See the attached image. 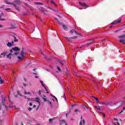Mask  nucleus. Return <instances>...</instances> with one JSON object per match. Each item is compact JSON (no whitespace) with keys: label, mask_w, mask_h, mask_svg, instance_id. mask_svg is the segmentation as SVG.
I'll return each mask as SVG.
<instances>
[{"label":"nucleus","mask_w":125,"mask_h":125,"mask_svg":"<svg viewBox=\"0 0 125 125\" xmlns=\"http://www.w3.org/2000/svg\"><path fill=\"white\" fill-rule=\"evenodd\" d=\"M19 48L17 47H15L12 49V50H10V53L8 54V55H7V58H9V59H11V57H10V55H13V54H11V53H13L14 52L15 55H17L18 54V52L17 51H19Z\"/></svg>","instance_id":"1"},{"label":"nucleus","mask_w":125,"mask_h":125,"mask_svg":"<svg viewBox=\"0 0 125 125\" xmlns=\"http://www.w3.org/2000/svg\"><path fill=\"white\" fill-rule=\"evenodd\" d=\"M5 2L7 3V4H13L16 7V6H18V5H20V4L21 3V2H20V0H16L13 3L6 0L5 1Z\"/></svg>","instance_id":"2"},{"label":"nucleus","mask_w":125,"mask_h":125,"mask_svg":"<svg viewBox=\"0 0 125 125\" xmlns=\"http://www.w3.org/2000/svg\"><path fill=\"white\" fill-rule=\"evenodd\" d=\"M24 51H22L21 54V56H18V58L19 60H22L24 58Z\"/></svg>","instance_id":"3"},{"label":"nucleus","mask_w":125,"mask_h":125,"mask_svg":"<svg viewBox=\"0 0 125 125\" xmlns=\"http://www.w3.org/2000/svg\"><path fill=\"white\" fill-rule=\"evenodd\" d=\"M121 20H122L121 19H118L117 20H115V21H113L111 23V24H119V23H120Z\"/></svg>","instance_id":"4"},{"label":"nucleus","mask_w":125,"mask_h":125,"mask_svg":"<svg viewBox=\"0 0 125 125\" xmlns=\"http://www.w3.org/2000/svg\"><path fill=\"white\" fill-rule=\"evenodd\" d=\"M92 97H93V98H94L96 100V102L97 103H98L99 104H105L104 103H103V102H99V100L98 99V98H97L96 97H93V96H92Z\"/></svg>","instance_id":"5"},{"label":"nucleus","mask_w":125,"mask_h":125,"mask_svg":"<svg viewBox=\"0 0 125 125\" xmlns=\"http://www.w3.org/2000/svg\"><path fill=\"white\" fill-rule=\"evenodd\" d=\"M79 4H80L81 6H83L84 7H88V6H87L84 2H79Z\"/></svg>","instance_id":"6"},{"label":"nucleus","mask_w":125,"mask_h":125,"mask_svg":"<svg viewBox=\"0 0 125 125\" xmlns=\"http://www.w3.org/2000/svg\"><path fill=\"white\" fill-rule=\"evenodd\" d=\"M1 98L2 99V103L3 105H4V103L5 102V96H1Z\"/></svg>","instance_id":"7"},{"label":"nucleus","mask_w":125,"mask_h":125,"mask_svg":"<svg viewBox=\"0 0 125 125\" xmlns=\"http://www.w3.org/2000/svg\"><path fill=\"white\" fill-rule=\"evenodd\" d=\"M34 101H36V102H38L39 103V106L41 105V101L40 100V98H36L34 99Z\"/></svg>","instance_id":"8"},{"label":"nucleus","mask_w":125,"mask_h":125,"mask_svg":"<svg viewBox=\"0 0 125 125\" xmlns=\"http://www.w3.org/2000/svg\"><path fill=\"white\" fill-rule=\"evenodd\" d=\"M13 42H14L13 41H12L11 42H8V43L7 44V46H8L9 47H11V46L13 45Z\"/></svg>","instance_id":"9"},{"label":"nucleus","mask_w":125,"mask_h":125,"mask_svg":"<svg viewBox=\"0 0 125 125\" xmlns=\"http://www.w3.org/2000/svg\"><path fill=\"white\" fill-rule=\"evenodd\" d=\"M11 37L12 39H14V42H18V40L16 39L15 36L11 35Z\"/></svg>","instance_id":"10"},{"label":"nucleus","mask_w":125,"mask_h":125,"mask_svg":"<svg viewBox=\"0 0 125 125\" xmlns=\"http://www.w3.org/2000/svg\"><path fill=\"white\" fill-rule=\"evenodd\" d=\"M60 125H64V124H65V125H66V124H67V123H66V121L64 120H60Z\"/></svg>","instance_id":"11"},{"label":"nucleus","mask_w":125,"mask_h":125,"mask_svg":"<svg viewBox=\"0 0 125 125\" xmlns=\"http://www.w3.org/2000/svg\"><path fill=\"white\" fill-rule=\"evenodd\" d=\"M70 33H71V34H74V33H75L76 35H80L78 32H77L75 30H70Z\"/></svg>","instance_id":"12"},{"label":"nucleus","mask_w":125,"mask_h":125,"mask_svg":"<svg viewBox=\"0 0 125 125\" xmlns=\"http://www.w3.org/2000/svg\"><path fill=\"white\" fill-rule=\"evenodd\" d=\"M47 8L48 9H50V10H52V11H54V12H56V10L54 9H52L51 7H48V6H47Z\"/></svg>","instance_id":"13"},{"label":"nucleus","mask_w":125,"mask_h":125,"mask_svg":"<svg viewBox=\"0 0 125 125\" xmlns=\"http://www.w3.org/2000/svg\"><path fill=\"white\" fill-rule=\"evenodd\" d=\"M77 37H71L68 38V37H65V39L67 40V41H68V42H70V40H71V39H76Z\"/></svg>","instance_id":"14"},{"label":"nucleus","mask_w":125,"mask_h":125,"mask_svg":"<svg viewBox=\"0 0 125 125\" xmlns=\"http://www.w3.org/2000/svg\"><path fill=\"white\" fill-rule=\"evenodd\" d=\"M48 104H49L51 109H52L53 106L52 105V103H51V102L49 101H47Z\"/></svg>","instance_id":"15"},{"label":"nucleus","mask_w":125,"mask_h":125,"mask_svg":"<svg viewBox=\"0 0 125 125\" xmlns=\"http://www.w3.org/2000/svg\"><path fill=\"white\" fill-rule=\"evenodd\" d=\"M119 42H120L123 44H125V40H120L119 41Z\"/></svg>","instance_id":"16"},{"label":"nucleus","mask_w":125,"mask_h":125,"mask_svg":"<svg viewBox=\"0 0 125 125\" xmlns=\"http://www.w3.org/2000/svg\"><path fill=\"white\" fill-rule=\"evenodd\" d=\"M35 4H37V5H43V4L42 2H35Z\"/></svg>","instance_id":"17"},{"label":"nucleus","mask_w":125,"mask_h":125,"mask_svg":"<svg viewBox=\"0 0 125 125\" xmlns=\"http://www.w3.org/2000/svg\"><path fill=\"white\" fill-rule=\"evenodd\" d=\"M118 38H119V39H125V34L120 36L118 37Z\"/></svg>","instance_id":"18"},{"label":"nucleus","mask_w":125,"mask_h":125,"mask_svg":"<svg viewBox=\"0 0 125 125\" xmlns=\"http://www.w3.org/2000/svg\"><path fill=\"white\" fill-rule=\"evenodd\" d=\"M3 83H4L3 80L1 79V77L0 76V84H2Z\"/></svg>","instance_id":"19"},{"label":"nucleus","mask_w":125,"mask_h":125,"mask_svg":"<svg viewBox=\"0 0 125 125\" xmlns=\"http://www.w3.org/2000/svg\"><path fill=\"white\" fill-rule=\"evenodd\" d=\"M75 112L76 113V114H78V113H81V110L79 109H76L75 110Z\"/></svg>","instance_id":"20"},{"label":"nucleus","mask_w":125,"mask_h":125,"mask_svg":"<svg viewBox=\"0 0 125 125\" xmlns=\"http://www.w3.org/2000/svg\"><path fill=\"white\" fill-rule=\"evenodd\" d=\"M45 97H46L45 95H43L42 96V98L43 99L44 101H47V100L45 98Z\"/></svg>","instance_id":"21"},{"label":"nucleus","mask_w":125,"mask_h":125,"mask_svg":"<svg viewBox=\"0 0 125 125\" xmlns=\"http://www.w3.org/2000/svg\"><path fill=\"white\" fill-rule=\"evenodd\" d=\"M62 28L64 29V30H67V26L64 24L62 25Z\"/></svg>","instance_id":"22"},{"label":"nucleus","mask_w":125,"mask_h":125,"mask_svg":"<svg viewBox=\"0 0 125 125\" xmlns=\"http://www.w3.org/2000/svg\"><path fill=\"white\" fill-rule=\"evenodd\" d=\"M83 108L84 109H85V108H86V109H89L88 108V107L87 106H86L85 105H83L82 106Z\"/></svg>","instance_id":"23"},{"label":"nucleus","mask_w":125,"mask_h":125,"mask_svg":"<svg viewBox=\"0 0 125 125\" xmlns=\"http://www.w3.org/2000/svg\"><path fill=\"white\" fill-rule=\"evenodd\" d=\"M39 9L41 11H42V12H43V11H44V9L43 8H39Z\"/></svg>","instance_id":"24"},{"label":"nucleus","mask_w":125,"mask_h":125,"mask_svg":"<svg viewBox=\"0 0 125 125\" xmlns=\"http://www.w3.org/2000/svg\"><path fill=\"white\" fill-rule=\"evenodd\" d=\"M51 3H52V4L55 5V6H56V4H55V3L54 2V1L51 0Z\"/></svg>","instance_id":"25"},{"label":"nucleus","mask_w":125,"mask_h":125,"mask_svg":"<svg viewBox=\"0 0 125 125\" xmlns=\"http://www.w3.org/2000/svg\"><path fill=\"white\" fill-rule=\"evenodd\" d=\"M124 110H125V107L123 108V110H122L119 113H118V114L121 115V114H122L124 112Z\"/></svg>","instance_id":"26"},{"label":"nucleus","mask_w":125,"mask_h":125,"mask_svg":"<svg viewBox=\"0 0 125 125\" xmlns=\"http://www.w3.org/2000/svg\"><path fill=\"white\" fill-rule=\"evenodd\" d=\"M44 58L47 61H49V60H50V59L47 58V57L44 56Z\"/></svg>","instance_id":"27"},{"label":"nucleus","mask_w":125,"mask_h":125,"mask_svg":"<svg viewBox=\"0 0 125 125\" xmlns=\"http://www.w3.org/2000/svg\"><path fill=\"white\" fill-rule=\"evenodd\" d=\"M57 69H58V71H59V72H61L62 71L61 70V68H60V67H59V66L57 67Z\"/></svg>","instance_id":"28"},{"label":"nucleus","mask_w":125,"mask_h":125,"mask_svg":"<svg viewBox=\"0 0 125 125\" xmlns=\"http://www.w3.org/2000/svg\"><path fill=\"white\" fill-rule=\"evenodd\" d=\"M52 121H53V119L50 118L49 119V123H52Z\"/></svg>","instance_id":"29"},{"label":"nucleus","mask_w":125,"mask_h":125,"mask_svg":"<svg viewBox=\"0 0 125 125\" xmlns=\"http://www.w3.org/2000/svg\"><path fill=\"white\" fill-rule=\"evenodd\" d=\"M44 88H45L46 91H47V92H46V93H48V94L49 93V92H48V91H47V89L46 88V87H45V86H44Z\"/></svg>","instance_id":"30"},{"label":"nucleus","mask_w":125,"mask_h":125,"mask_svg":"<svg viewBox=\"0 0 125 125\" xmlns=\"http://www.w3.org/2000/svg\"><path fill=\"white\" fill-rule=\"evenodd\" d=\"M24 94H31V93H30V92H26V91H25L24 92Z\"/></svg>","instance_id":"31"},{"label":"nucleus","mask_w":125,"mask_h":125,"mask_svg":"<svg viewBox=\"0 0 125 125\" xmlns=\"http://www.w3.org/2000/svg\"><path fill=\"white\" fill-rule=\"evenodd\" d=\"M40 82L42 83V86H43L44 87V85H43V82L41 81Z\"/></svg>","instance_id":"32"},{"label":"nucleus","mask_w":125,"mask_h":125,"mask_svg":"<svg viewBox=\"0 0 125 125\" xmlns=\"http://www.w3.org/2000/svg\"><path fill=\"white\" fill-rule=\"evenodd\" d=\"M59 62H60V63L61 64H62V65H63V61H59Z\"/></svg>","instance_id":"33"},{"label":"nucleus","mask_w":125,"mask_h":125,"mask_svg":"<svg viewBox=\"0 0 125 125\" xmlns=\"http://www.w3.org/2000/svg\"><path fill=\"white\" fill-rule=\"evenodd\" d=\"M11 54H13V55H11L10 56V57H11V58L12 56H13V55H15V54H14V52H13V53H11Z\"/></svg>","instance_id":"34"},{"label":"nucleus","mask_w":125,"mask_h":125,"mask_svg":"<svg viewBox=\"0 0 125 125\" xmlns=\"http://www.w3.org/2000/svg\"><path fill=\"white\" fill-rule=\"evenodd\" d=\"M54 98L55 99V100H56V101H58V100L57 99V98H56V97L55 96H53Z\"/></svg>","instance_id":"35"},{"label":"nucleus","mask_w":125,"mask_h":125,"mask_svg":"<svg viewBox=\"0 0 125 125\" xmlns=\"http://www.w3.org/2000/svg\"><path fill=\"white\" fill-rule=\"evenodd\" d=\"M3 123V121L0 120V125H2Z\"/></svg>","instance_id":"36"},{"label":"nucleus","mask_w":125,"mask_h":125,"mask_svg":"<svg viewBox=\"0 0 125 125\" xmlns=\"http://www.w3.org/2000/svg\"><path fill=\"white\" fill-rule=\"evenodd\" d=\"M0 21H5V19H0Z\"/></svg>","instance_id":"37"},{"label":"nucleus","mask_w":125,"mask_h":125,"mask_svg":"<svg viewBox=\"0 0 125 125\" xmlns=\"http://www.w3.org/2000/svg\"><path fill=\"white\" fill-rule=\"evenodd\" d=\"M39 95H42V93H41V90H39Z\"/></svg>","instance_id":"38"},{"label":"nucleus","mask_w":125,"mask_h":125,"mask_svg":"<svg viewBox=\"0 0 125 125\" xmlns=\"http://www.w3.org/2000/svg\"><path fill=\"white\" fill-rule=\"evenodd\" d=\"M28 111H32V108L30 107L28 108Z\"/></svg>","instance_id":"39"},{"label":"nucleus","mask_w":125,"mask_h":125,"mask_svg":"<svg viewBox=\"0 0 125 125\" xmlns=\"http://www.w3.org/2000/svg\"><path fill=\"white\" fill-rule=\"evenodd\" d=\"M83 125H85V122H84V120H83Z\"/></svg>","instance_id":"40"},{"label":"nucleus","mask_w":125,"mask_h":125,"mask_svg":"<svg viewBox=\"0 0 125 125\" xmlns=\"http://www.w3.org/2000/svg\"><path fill=\"white\" fill-rule=\"evenodd\" d=\"M29 105H30V106H32L33 105V104L32 103H29Z\"/></svg>","instance_id":"41"},{"label":"nucleus","mask_w":125,"mask_h":125,"mask_svg":"<svg viewBox=\"0 0 125 125\" xmlns=\"http://www.w3.org/2000/svg\"><path fill=\"white\" fill-rule=\"evenodd\" d=\"M5 10H6V11L10 10V8H6V9H5Z\"/></svg>","instance_id":"42"},{"label":"nucleus","mask_w":125,"mask_h":125,"mask_svg":"<svg viewBox=\"0 0 125 125\" xmlns=\"http://www.w3.org/2000/svg\"><path fill=\"white\" fill-rule=\"evenodd\" d=\"M36 107H37V105H36V104H34L33 105V108H36Z\"/></svg>","instance_id":"43"},{"label":"nucleus","mask_w":125,"mask_h":125,"mask_svg":"<svg viewBox=\"0 0 125 125\" xmlns=\"http://www.w3.org/2000/svg\"><path fill=\"white\" fill-rule=\"evenodd\" d=\"M114 121H116V122H118V120L116 118H114Z\"/></svg>","instance_id":"44"},{"label":"nucleus","mask_w":125,"mask_h":125,"mask_svg":"<svg viewBox=\"0 0 125 125\" xmlns=\"http://www.w3.org/2000/svg\"><path fill=\"white\" fill-rule=\"evenodd\" d=\"M1 55H4L5 56V53H1Z\"/></svg>","instance_id":"45"},{"label":"nucleus","mask_w":125,"mask_h":125,"mask_svg":"<svg viewBox=\"0 0 125 125\" xmlns=\"http://www.w3.org/2000/svg\"><path fill=\"white\" fill-rule=\"evenodd\" d=\"M23 86H24V87H25V86H26V84H25V83H23Z\"/></svg>","instance_id":"46"},{"label":"nucleus","mask_w":125,"mask_h":125,"mask_svg":"<svg viewBox=\"0 0 125 125\" xmlns=\"http://www.w3.org/2000/svg\"><path fill=\"white\" fill-rule=\"evenodd\" d=\"M3 26L1 24H0V28H2Z\"/></svg>","instance_id":"47"},{"label":"nucleus","mask_w":125,"mask_h":125,"mask_svg":"<svg viewBox=\"0 0 125 125\" xmlns=\"http://www.w3.org/2000/svg\"><path fill=\"white\" fill-rule=\"evenodd\" d=\"M95 107H96V108H97V109L98 110H100V108H97V106H95Z\"/></svg>","instance_id":"48"},{"label":"nucleus","mask_w":125,"mask_h":125,"mask_svg":"<svg viewBox=\"0 0 125 125\" xmlns=\"http://www.w3.org/2000/svg\"><path fill=\"white\" fill-rule=\"evenodd\" d=\"M116 124H117L118 125H120V124L119 123V122H116Z\"/></svg>","instance_id":"49"},{"label":"nucleus","mask_w":125,"mask_h":125,"mask_svg":"<svg viewBox=\"0 0 125 125\" xmlns=\"http://www.w3.org/2000/svg\"><path fill=\"white\" fill-rule=\"evenodd\" d=\"M45 1H46V2H48V1H49V0H45Z\"/></svg>","instance_id":"50"},{"label":"nucleus","mask_w":125,"mask_h":125,"mask_svg":"<svg viewBox=\"0 0 125 125\" xmlns=\"http://www.w3.org/2000/svg\"><path fill=\"white\" fill-rule=\"evenodd\" d=\"M35 78H36V79H38V78H39L38 76H35Z\"/></svg>","instance_id":"51"},{"label":"nucleus","mask_w":125,"mask_h":125,"mask_svg":"<svg viewBox=\"0 0 125 125\" xmlns=\"http://www.w3.org/2000/svg\"><path fill=\"white\" fill-rule=\"evenodd\" d=\"M91 43H92V42H91L90 43H88L87 44V45H88V44H91Z\"/></svg>","instance_id":"52"},{"label":"nucleus","mask_w":125,"mask_h":125,"mask_svg":"<svg viewBox=\"0 0 125 125\" xmlns=\"http://www.w3.org/2000/svg\"><path fill=\"white\" fill-rule=\"evenodd\" d=\"M112 27H113V25H111L109 26V28H112Z\"/></svg>","instance_id":"53"},{"label":"nucleus","mask_w":125,"mask_h":125,"mask_svg":"<svg viewBox=\"0 0 125 125\" xmlns=\"http://www.w3.org/2000/svg\"><path fill=\"white\" fill-rule=\"evenodd\" d=\"M80 125H82V122H80Z\"/></svg>","instance_id":"54"},{"label":"nucleus","mask_w":125,"mask_h":125,"mask_svg":"<svg viewBox=\"0 0 125 125\" xmlns=\"http://www.w3.org/2000/svg\"><path fill=\"white\" fill-rule=\"evenodd\" d=\"M77 48H82V47H78Z\"/></svg>","instance_id":"55"},{"label":"nucleus","mask_w":125,"mask_h":125,"mask_svg":"<svg viewBox=\"0 0 125 125\" xmlns=\"http://www.w3.org/2000/svg\"><path fill=\"white\" fill-rule=\"evenodd\" d=\"M8 98H9V101H10V97H8Z\"/></svg>","instance_id":"56"},{"label":"nucleus","mask_w":125,"mask_h":125,"mask_svg":"<svg viewBox=\"0 0 125 125\" xmlns=\"http://www.w3.org/2000/svg\"><path fill=\"white\" fill-rule=\"evenodd\" d=\"M74 106H75V104H73V105H72V107H74Z\"/></svg>","instance_id":"57"},{"label":"nucleus","mask_w":125,"mask_h":125,"mask_svg":"<svg viewBox=\"0 0 125 125\" xmlns=\"http://www.w3.org/2000/svg\"><path fill=\"white\" fill-rule=\"evenodd\" d=\"M2 15H3V14L1 13V16H2Z\"/></svg>","instance_id":"58"},{"label":"nucleus","mask_w":125,"mask_h":125,"mask_svg":"<svg viewBox=\"0 0 125 125\" xmlns=\"http://www.w3.org/2000/svg\"><path fill=\"white\" fill-rule=\"evenodd\" d=\"M66 117H68V114H66Z\"/></svg>","instance_id":"59"},{"label":"nucleus","mask_w":125,"mask_h":125,"mask_svg":"<svg viewBox=\"0 0 125 125\" xmlns=\"http://www.w3.org/2000/svg\"><path fill=\"white\" fill-rule=\"evenodd\" d=\"M17 10H18V11H19V9L17 8Z\"/></svg>","instance_id":"60"},{"label":"nucleus","mask_w":125,"mask_h":125,"mask_svg":"<svg viewBox=\"0 0 125 125\" xmlns=\"http://www.w3.org/2000/svg\"><path fill=\"white\" fill-rule=\"evenodd\" d=\"M103 116L105 117V114H103Z\"/></svg>","instance_id":"61"},{"label":"nucleus","mask_w":125,"mask_h":125,"mask_svg":"<svg viewBox=\"0 0 125 125\" xmlns=\"http://www.w3.org/2000/svg\"><path fill=\"white\" fill-rule=\"evenodd\" d=\"M34 74H35V75H38V74H37V73H34Z\"/></svg>","instance_id":"62"},{"label":"nucleus","mask_w":125,"mask_h":125,"mask_svg":"<svg viewBox=\"0 0 125 125\" xmlns=\"http://www.w3.org/2000/svg\"><path fill=\"white\" fill-rule=\"evenodd\" d=\"M6 109H7V106H6Z\"/></svg>","instance_id":"63"},{"label":"nucleus","mask_w":125,"mask_h":125,"mask_svg":"<svg viewBox=\"0 0 125 125\" xmlns=\"http://www.w3.org/2000/svg\"><path fill=\"white\" fill-rule=\"evenodd\" d=\"M9 108H11V106H9Z\"/></svg>","instance_id":"64"}]
</instances>
